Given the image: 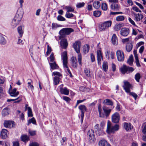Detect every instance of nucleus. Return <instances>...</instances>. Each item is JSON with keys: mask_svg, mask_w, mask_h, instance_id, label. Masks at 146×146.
<instances>
[{"mask_svg": "<svg viewBox=\"0 0 146 146\" xmlns=\"http://www.w3.org/2000/svg\"><path fill=\"white\" fill-rule=\"evenodd\" d=\"M122 27V26L121 24L120 23L116 24L114 26L113 29L115 31H118L120 30Z\"/></svg>", "mask_w": 146, "mask_h": 146, "instance_id": "37", "label": "nucleus"}, {"mask_svg": "<svg viewBox=\"0 0 146 146\" xmlns=\"http://www.w3.org/2000/svg\"><path fill=\"white\" fill-rule=\"evenodd\" d=\"M133 45L131 43H127L126 46V50L128 52H130L132 49Z\"/></svg>", "mask_w": 146, "mask_h": 146, "instance_id": "34", "label": "nucleus"}, {"mask_svg": "<svg viewBox=\"0 0 146 146\" xmlns=\"http://www.w3.org/2000/svg\"><path fill=\"white\" fill-rule=\"evenodd\" d=\"M65 16L66 17L68 18H70L72 17H73L74 15L72 13H70L68 12H66V13Z\"/></svg>", "mask_w": 146, "mask_h": 146, "instance_id": "55", "label": "nucleus"}, {"mask_svg": "<svg viewBox=\"0 0 146 146\" xmlns=\"http://www.w3.org/2000/svg\"><path fill=\"white\" fill-rule=\"evenodd\" d=\"M29 133L31 136L35 135L36 134V131H31L29 130Z\"/></svg>", "mask_w": 146, "mask_h": 146, "instance_id": "62", "label": "nucleus"}, {"mask_svg": "<svg viewBox=\"0 0 146 146\" xmlns=\"http://www.w3.org/2000/svg\"><path fill=\"white\" fill-rule=\"evenodd\" d=\"M87 134L89 136L88 138L90 141L91 142L93 141L94 139V130L92 129L89 130Z\"/></svg>", "mask_w": 146, "mask_h": 146, "instance_id": "14", "label": "nucleus"}, {"mask_svg": "<svg viewBox=\"0 0 146 146\" xmlns=\"http://www.w3.org/2000/svg\"><path fill=\"white\" fill-rule=\"evenodd\" d=\"M47 50L46 52L47 55L48 56L52 51V49L48 45H47Z\"/></svg>", "mask_w": 146, "mask_h": 146, "instance_id": "57", "label": "nucleus"}, {"mask_svg": "<svg viewBox=\"0 0 146 146\" xmlns=\"http://www.w3.org/2000/svg\"><path fill=\"white\" fill-rule=\"evenodd\" d=\"M62 78L58 76H56L53 78L54 84L55 85H57L59 83L60 81Z\"/></svg>", "mask_w": 146, "mask_h": 146, "instance_id": "29", "label": "nucleus"}, {"mask_svg": "<svg viewBox=\"0 0 146 146\" xmlns=\"http://www.w3.org/2000/svg\"><path fill=\"white\" fill-rule=\"evenodd\" d=\"M129 93V95L132 96L135 99V100H136L137 98V97L138 96L137 94L133 92H128Z\"/></svg>", "mask_w": 146, "mask_h": 146, "instance_id": "54", "label": "nucleus"}, {"mask_svg": "<svg viewBox=\"0 0 146 146\" xmlns=\"http://www.w3.org/2000/svg\"><path fill=\"white\" fill-rule=\"evenodd\" d=\"M28 115L29 117H31L33 116L31 109L30 107L27 108Z\"/></svg>", "mask_w": 146, "mask_h": 146, "instance_id": "48", "label": "nucleus"}, {"mask_svg": "<svg viewBox=\"0 0 146 146\" xmlns=\"http://www.w3.org/2000/svg\"><path fill=\"white\" fill-rule=\"evenodd\" d=\"M63 84L60 85L58 88L60 89V92L61 94H64L66 95H68L69 94V90L66 88H63Z\"/></svg>", "mask_w": 146, "mask_h": 146, "instance_id": "10", "label": "nucleus"}, {"mask_svg": "<svg viewBox=\"0 0 146 146\" xmlns=\"http://www.w3.org/2000/svg\"><path fill=\"white\" fill-rule=\"evenodd\" d=\"M121 72L123 74H125L127 72H132L134 70V69L132 67L123 65L120 68Z\"/></svg>", "mask_w": 146, "mask_h": 146, "instance_id": "6", "label": "nucleus"}, {"mask_svg": "<svg viewBox=\"0 0 146 146\" xmlns=\"http://www.w3.org/2000/svg\"><path fill=\"white\" fill-rule=\"evenodd\" d=\"M101 4L100 1H96L94 2L93 3V6L94 8L98 9L100 7Z\"/></svg>", "mask_w": 146, "mask_h": 146, "instance_id": "30", "label": "nucleus"}, {"mask_svg": "<svg viewBox=\"0 0 146 146\" xmlns=\"http://www.w3.org/2000/svg\"><path fill=\"white\" fill-rule=\"evenodd\" d=\"M8 131L5 129H3L1 132L0 137L1 139H5L7 137V133Z\"/></svg>", "mask_w": 146, "mask_h": 146, "instance_id": "18", "label": "nucleus"}, {"mask_svg": "<svg viewBox=\"0 0 146 146\" xmlns=\"http://www.w3.org/2000/svg\"><path fill=\"white\" fill-rule=\"evenodd\" d=\"M130 31L128 28H123L120 31V34L124 36H126L129 34Z\"/></svg>", "mask_w": 146, "mask_h": 146, "instance_id": "16", "label": "nucleus"}, {"mask_svg": "<svg viewBox=\"0 0 146 146\" xmlns=\"http://www.w3.org/2000/svg\"><path fill=\"white\" fill-rule=\"evenodd\" d=\"M125 17L122 15L116 17V20L118 21H122L124 20Z\"/></svg>", "mask_w": 146, "mask_h": 146, "instance_id": "47", "label": "nucleus"}, {"mask_svg": "<svg viewBox=\"0 0 146 146\" xmlns=\"http://www.w3.org/2000/svg\"><path fill=\"white\" fill-rule=\"evenodd\" d=\"M50 62H54V54L53 53H52L50 54Z\"/></svg>", "mask_w": 146, "mask_h": 146, "instance_id": "63", "label": "nucleus"}, {"mask_svg": "<svg viewBox=\"0 0 146 146\" xmlns=\"http://www.w3.org/2000/svg\"><path fill=\"white\" fill-rule=\"evenodd\" d=\"M52 76H57L59 77H61V78H62V74L58 72H54L52 73Z\"/></svg>", "mask_w": 146, "mask_h": 146, "instance_id": "49", "label": "nucleus"}, {"mask_svg": "<svg viewBox=\"0 0 146 146\" xmlns=\"http://www.w3.org/2000/svg\"><path fill=\"white\" fill-rule=\"evenodd\" d=\"M23 12L22 9H18L15 17L21 21L23 16Z\"/></svg>", "mask_w": 146, "mask_h": 146, "instance_id": "13", "label": "nucleus"}, {"mask_svg": "<svg viewBox=\"0 0 146 146\" xmlns=\"http://www.w3.org/2000/svg\"><path fill=\"white\" fill-rule=\"evenodd\" d=\"M123 124L124 128L127 131L131 129L132 128L131 124L129 123L125 122Z\"/></svg>", "mask_w": 146, "mask_h": 146, "instance_id": "32", "label": "nucleus"}, {"mask_svg": "<svg viewBox=\"0 0 146 146\" xmlns=\"http://www.w3.org/2000/svg\"><path fill=\"white\" fill-rule=\"evenodd\" d=\"M140 77V75L139 73H137L135 75V78L137 82H139Z\"/></svg>", "mask_w": 146, "mask_h": 146, "instance_id": "52", "label": "nucleus"}, {"mask_svg": "<svg viewBox=\"0 0 146 146\" xmlns=\"http://www.w3.org/2000/svg\"><path fill=\"white\" fill-rule=\"evenodd\" d=\"M120 119V115L118 112H115L111 116V120L113 123H118Z\"/></svg>", "mask_w": 146, "mask_h": 146, "instance_id": "8", "label": "nucleus"}, {"mask_svg": "<svg viewBox=\"0 0 146 146\" xmlns=\"http://www.w3.org/2000/svg\"><path fill=\"white\" fill-rule=\"evenodd\" d=\"M85 3L84 2L78 3L76 5V7L78 8H80L83 7Z\"/></svg>", "mask_w": 146, "mask_h": 146, "instance_id": "42", "label": "nucleus"}, {"mask_svg": "<svg viewBox=\"0 0 146 146\" xmlns=\"http://www.w3.org/2000/svg\"><path fill=\"white\" fill-rule=\"evenodd\" d=\"M39 144L36 142H32L30 143L29 145V146H39Z\"/></svg>", "mask_w": 146, "mask_h": 146, "instance_id": "61", "label": "nucleus"}, {"mask_svg": "<svg viewBox=\"0 0 146 146\" xmlns=\"http://www.w3.org/2000/svg\"><path fill=\"white\" fill-rule=\"evenodd\" d=\"M111 9L113 11H119L120 10V6L118 3H112L110 5Z\"/></svg>", "mask_w": 146, "mask_h": 146, "instance_id": "15", "label": "nucleus"}, {"mask_svg": "<svg viewBox=\"0 0 146 146\" xmlns=\"http://www.w3.org/2000/svg\"><path fill=\"white\" fill-rule=\"evenodd\" d=\"M28 80H30V81L28 82V87L29 88H30L31 89L32 91H33V90L34 89V87L33 85L31 84L32 82L30 79H28Z\"/></svg>", "mask_w": 146, "mask_h": 146, "instance_id": "43", "label": "nucleus"}, {"mask_svg": "<svg viewBox=\"0 0 146 146\" xmlns=\"http://www.w3.org/2000/svg\"><path fill=\"white\" fill-rule=\"evenodd\" d=\"M21 140L23 142L26 143L29 140V137L26 135H23L21 137Z\"/></svg>", "mask_w": 146, "mask_h": 146, "instance_id": "26", "label": "nucleus"}, {"mask_svg": "<svg viewBox=\"0 0 146 146\" xmlns=\"http://www.w3.org/2000/svg\"><path fill=\"white\" fill-rule=\"evenodd\" d=\"M63 100L67 102H69L71 100L68 97L64 96L62 97Z\"/></svg>", "mask_w": 146, "mask_h": 146, "instance_id": "60", "label": "nucleus"}, {"mask_svg": "<svg viewBox=\"0 0 146 146\" xmlns=\"http://www.w3.org/2000/svg\"><path fill=\"white\" fill-rule=\"evenodd\" d=\"M6 43V41L3 35H0V44H5Z\"/></svg>", "mask_w": 146, "mask_h": 146, "instance_id": "36", "label": "nucleus"}, {"mask_svg": "<svg viewBox=\"0 0 146 146\" xmlns=\"http://www.w3.org/2000/svg\"><path fill=\"white\" fill-rule=\"evenodd\" d=\"M117 60L119 62L123 61L124 59V55L123 52L120 50H117L116 52Z\"/></svg>", "mask_w": 146, "mask_h": 146, "instance_id": "7", "label": "nucleus"}, {"mask_svg": "<svg viewBox=\"0 0 146 146\" xmlns=\"http://www.w3.org/2000/svg\"><path fill=\"white\" fill-rule=\"evenodd\" d=\"M59 39L61 40L60 44L62 47L65 49L68 46V43L66 39L62 36H60L59 37Z\"/></svg>", "mask_w": 146, "mask_h": 146, "instance_id": "9", "label": "nucleus"}, {"mask_svg": "<svg viewBox=\"0 0 146 146\" xmlns=\"http://www.w3.org/2000/svg\"><path fill=\"white\" fill-rule=\"evenodd\" d=\"M74 31L73 29L71 28H65L62 29L59 32L60 36L64 37V35H69L71 33Z\"/></svg>", "mask_w": 146, "mask_h": 146, "instance_id": "4", "label": "nucleus"}, {"mask_svg": "<svg viewBox=\"0 0 146 146\" xmlns=\"http://www.w3.org/2000/svg\"><path fill=\"white\" fill-rule=\"evenodd\" d=\"M133 9L136 12L141 13V11L136 6H134L133 7Z\"/></svg>", "mask_w": 146, "mask_h": 146, "instance_id": "58", "label": "nucleus"}, {"mask_svg": "<svg viewBox=\"0 0 146 146\" xmlns=\"http://www.w3.org/2000/svg\"><path fill=\"white\" fill-rule=\"evenodd\" d=\"M119 129V126L117 124H115L114 126H112L110 121L108 122L106 131L108 133H113Z\"/></svg>", "mask_w": 146, "mask_h": 146, "instance_id": "2", "label": "nucleus"}, {"mask_svg": "<svg viewBox=\"0 0 146 146\" xmlns=\"http://www.w3.org/2000/svg\"><path fill=\"white\" fill-rule=\"evenodd\" d=\"M31 123H32L33 124H36V121L34 117H33L28 120L27 125H29Z\"/></svg>", "mask_w": 146, "mask_h": 146, "instance_id": "40", "label": "nucleus"}, {"mask_svg": "<svg viewBox=\"0 0 146 146\" xmlns=\"http://www.w3.org/2000/svg\"><path fill=\"white\" fill-rule=\"evenodd\" d=\"M17 89L16 88H14L11 92H9V94L11 96L15 97L18 96L19 94V92H16Z\"/></svg>", "mask_w": 146, "mask_h": 146, "instance_id": "24", "label": "nucleus"}, {"mask_svg": "<svg viewBox=\"0 0 146 146\" xmlns=\"http://www.w3.org/2000/svg\"><path fill=\"white\" fill-rule=\"evenodd\" d=\"M133 14L134 15L135 20L136 21H139L143 18V16L142 14L134 13Z\"/></svg>", "mask_w": 146, "mask_h": 146, "instance_id": "19", "label": "nucleus"}, {"mask_svg": "<svg viewBox=\"0 0 146 146\" xmlns=\"http://www.w3.org/2000/svg\"><path fill=\"white\" fill-rule=\"evenodd\" d=\"M83 52L84 54H86L88 53L90 49L89 45L88 44L85 45L83 47Z\"/></svg>", "mask_w": 146, "mask_h": 146, "instance_id": "33", "label": "nucleus"}, {"mask_svg": "<svg viewBox=\"0 0 146 146\" xmlns=\"http://www.w3.org/2000/svg\"><path fill=\"white\" fill-rule=\"evenodd\" d=\"M124 84L123 87L126 92L127 93L129 92L130 91V88L131 87V85L127 81H124Z\"/></svg>", "mask_w": 146, "mask_h": 146, "instance_id": "12", "label": "nucleus"}, {"mask_svg": "<svg viewBox=\"0 0 146 146\" xmlns=\"http://www.w3.org/2000/svg\"><path fill=\"white\" fill-rule=\"evenodd\" d=\"M81 43L79 41H76L73 44V47L76 52L78 54V60L79 64H82V55L80 52V47Z\"/></svg>", "mask_w": 146, "mask_h": 146, "instance_id": "1", "label": "nucleus"}, {"mask_svg": "<svg viewBox=\"0 0 146 146\" xmlns=\"http://www.w3.org/2000/svg\"><path fill=\"white\" fill-rule=\"evenodd\" d=\"M61 57L62 59L63 60V67L64 68H66V70L69 74L71 72L67 65L68 63V57L67 52L66 51H64L62 53Z\"/></svg>", "mask_w": 146, "mask_h": 146, "instance_id": "3", "label": "nucleus"}, {"mask_svg": "<svg viewBox=\"0 0 146 146\" xmlns=\"http://www.w3.org/2000/svg\"><path fill=\"white\" fill-rule=\"evenodd\" d=\"M111 24L112 22L111 21L104 22L100 25L99 27L100 30L101 31H105L111 27Z\"/></svg>", "mask_w": 146, "mask_h": 146, "instance_id": "5", "label": "nucleus"}, {"mask_svg": "<svg viewBox=\"0 0 146 146\" xmlns=\"http://www.w3.org/2000/svg\"><path fill=\"white\" fill-rule=\"evenodd\" d=\"M59 25L56 23H52V29H55L59 27Z\"/></svg>", "mask_w": 146, "mask_h": 146, "instance_id": "59", "label": "nucleus"}, {"mask_svg": "<svg viewBox=\"0 0 146 146\" xmlns=\"http://www.w3.org/2000/svg\"><path fill=\"white\" fill-rule=\"evenodd\" d=\"M102 109L104 113L105 116L108 117L109 116L110 112L112 110L110 108L108 107L104 106L102 108Z\"/></svg>", "mask_w": 146, "mask_h": 146, "instance_id": "17", "label": "nucleus"}, {"mask_svg": "<svg viewBox=\"0 0 146 146\" xmlns=\"http://www.w3.org/2000/svg\"><path fill=\"white\" fill-rule=\"evenodd\" d=\"M20 20L14 17L12 21L11 25L13 28L15 27L19 23Z\"/></svg>", "mask_w": 146, "mask_h": 146, "instance_id": "22", "label": "nucleus"}, {"mask_svg": "<svg viewBox=\"0 0 146 146\" xmlns=\"http://www.w3.org/2000/svg\"><path fill=\"white\" fill-rule=\"evenodd\" d=\"M2 114L3 116H5L8 115L9 114L8 109L7 108H5L2 110Z\"/></svg>", "mask_w": 146, "mask_h": 146, "instance_id": "44", "label": "nucleus"}, {"mask_svg": "<svg viewBox=\"0 0 146 146\" xmlns=\"http://www.w3.org/2000/svg\"><path fill=\"white\" fill-rule=\"evenodd\" d=\"M49 64L52 70L58 69L59 68L58 66L56 64L55 62L52 63H50Z\"/></svg>", "mask_w": 146, "mask_h": 146, "instance_id": "31", "label": "nucleus"}, {"mask_svg": "<svg viewBox=\"0 0 146 146\" xmlns=\"http://www.w3.org/2000/svg\"><path fill=\"white\" fill-rule=\"evenodd\" d=\"M65 8L67 10V12H73L74 11V8L69 6H66Z\"/></svg>", "mask_w": 146, "mask_h": 146, "instance_id": "45", "label": "nucleus"}, {"mask_svg": "<svg viewBox=\"0 0 146 146\" xmlns=\"http://www.w3.org/2000/svg\"><path fill=\"white\" fill-rule=\"evenodd\" d=\"M97 54L98 63V64H101V58L102 59L103 58L101 51L100 50H97Z\"/></svg>", "mask_w": 146, "mask_h": 146, "instance_id": "23", "label": "nucleus"}, {"mask_svg": "<svg viewBox=\"0 0 146 146\" xmlns=\"http://www.w3.org/2000/svg\"><path fill=\"white\" fill-rule=\"evenodd\" d=\"M99 146H111L110 145L105 139H102L100 141Z\"/></svg>", "mask_w": 146, "mask_h": 146, "instance_id": "20", "label": "nucleus"}, {"mask_svg": "<svg viewBox=\"0 0 146 146\" xmlns=\"http://www.w3.org/2000/svg\"><path fill=\"white\" fill-rule=\"evenodd\" d=\"M133 57L132 55H131L129 58L127 60V63L130 66H132L133 62Z\"/></svg>", "mask_w": 146, "mask_h": 146, "instance_id": "39", "label": "nucleus"}, {"mask_svg": "<svg viewBox=\"0 0 146 146\" xmlns=\"http://www.w3.org/2000/svg\"><path fill=\"white\" fill-rule=\"evenodd\" d=\"M101 15V12L99 11H96L94 12L93 15L94 16L96 17H99Z\"/></svg>", "mask_w": 146, "mask_h": 146, "instance_id": "46", "label": "nucleus"}, {"mask_svg": "<svg viewBox=\"0 0 146 146\" xmlns=\"http://www.w3.org/2000/svg\"><path fill=\"white\" fill-rule=\"evenodd\" d=\"M111 42L114 45H117V38L115 34H113L111 38Z\"/></svg>", "mask_w": 146, "mask_h": 146, "instance_id": "27", "label": "nucleus"}, {"mask_svg": "<svg viewBox=\"0 0 146 146\" xmlns=\"http://www.w3.org/2000/svg\"><path fill=\"white\" fill-rule=\"evenodd\" d=\"M78 108L81 111V121L82 122L83 121V118L84 116V112L86 111L87 108L86 106L84 105L79 106L78 107Z\"/></svg>", "mask_w": 146, "mask_h": 146, "instance_id": "11", "label": "nucleus"}, {"mask_svg": "<svg viewBox=\"0 0 146 146\" xmlns=\"http://www.w3.org/2000/svg\"><path fill=\"white\" fill-rule=\"evenodd\" d=\"M98 111L99 113V116L100 117H105L104 113L102 112V110L101 108V105L99 104L98 106Z\"/></svg>", "mask_w": 146, "mask_h": 146, "instance_id": "28", "label": "nucleus"}, {"mask_svg": "<svg viewBox=\"0 0 146 146\" xmlns=\"http://www.w3.org/2000/svg\"><path fill=\"white\" fill-rule=\"evenodd\" d=\"M84 72L87 77H89L90 76V71L89 69L87 68H85L84 70Z\"/></svg>", "mask_w": 146, "mask_h": 146, "instance_id": "51", "label": "nucleus"}, {"mask_svg": "<svg viewBox=\"0 0 146 146\" xmlns=\"http://www.w3.org/2000/svg\"><path fill=\"white\" fill-rule=\"evenodd\" d=\"M101 8L102 10L106 11L108 9V6L106 3H102L101 5Z\"/></svg>", "mask_w": 146, "mask_h": 146, "instance_id": "50", "label": "nucleus"}, {"mask_svg": "<svg viewBox=\"0 0 146 146\" xmlns=\"http://www.w3.org/2000/svg\"><path fill=\"white\" fill-rule=\"evenodd\" d=\"M57 19L59 21H64L65 20V19L62 16L59 15H58L57 17Z\"/></svg>", "mask_w": 146, "mask_h": 146, "instance_id": "56", "label": "nucleus"}, {"mask_svg": "<svg viewBox=\"0 0 146 146\" xmlns=\"http://www.w3.org/2000/svg\"><path fill=\"white\" fill-rule=\"evenodd\" d=\"M103 103L105 104L112 106L113 104L112 102L109 99H106L104 100Z\"/></svg>", "mask_w": 146, "mask_h": 146, "instance_id": "38", "label": "nucleus"}, {"mask_svg": "<svg viewBox=\"0 0 146 146\" xmlns=\"http://www.w3.org/2000/svg\"><path fill=\"white\" fill-rule=\"evenodd\" d=\"M17 31L19 34L20 36L21 37L23 33V27L21 26H20L18 27Z\"/></svg>", "mask_w": 146, "mask_h": 146, "instance_id": "35", "label": "nucleus"}, {"mask_svg": "<svg viewBox=\"0 0 146 146\" xmlns=\"http://www.w3.org/2000/svg\"><path fill=\"white\" fill-rule=\"evenodd\" d=\"M111 52L110 51H108L106 52V57L108 59L110 58V55Z\"/></svg>", "mask_w": 146, "mask_h": 146, "instance_id": "64", "label": "nucleus"}, {"mask_svg": "<svg viewBox=\"0 0 146 146\" xmlns=\"http://www.w3.org/2000/svg\"><path fill=\"white\" fill-rule=\"evenodd\" d=\"M102 68L103 70L106 72L108 69V63L106 61H104L102 64Z\"/></svg>", "mask_w": 146, "mask_h": 146, "instance_id": "41", "label": "nucleus"}, {"mask_svg": "<svg viewBox=\"0 0 146 146\" xmlns=\"http://www.w3.org/2000/svg\"><path fill=\"white\" fill-rule=\"evenodd\" d=\"M135 63L136 64L137 66L138 67H140L141 65L140 64L139 61L138 59V57L137 58V57H135Z\"/></svg>", "mask_w": 146, "mask_h": 146, "instance_id": "53", "label": "nucleus"}, {"mask_svg": "<svg viewBox=\"0 0 146 146\" xmlns=\"http://www.w3.org/2000/svg\"><path fill=\"white\" fill-rule=\"evenodd\" d=\"M14 122L11 121H6L4 123L5 127L8 128H11L13 127Z\"/></svg>", "mask_w": 146, "mask_h": 146, "instance_id": "21", "label": "nucleus"}, {"mask_svg": "<svg viewBox=\"0 0 146 146\" xmlns=\"http://www.w3.org/2000/svg\"><path fill=\"white\" fill-rule=\"evenodd\" d=\"M71 61L72 62V65L74 68H76L77 66V61L76 57L74 56H72L71 58Z\"/></svg>", "mask_w": 146, "mask_h": 146, "instance_id": "25", "label": "nucleus"}]
</instances>
